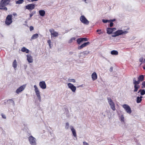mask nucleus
Listing matches in <instances>:
<instances>
[{"label":"nucleus","instance_id":"obj_6","mask_svg":"<svg viewBox=\"0 0 145 145\" xmlns=\"http://www.w3.org/2000/svg\"><path fill=\"white\" fill-rule=\"evenodd\" d=\"M108 100L109 104L111 108L113 110H115L116 109L115 104L113 102L112 100L110 98H108Z\"/></svg>","mask_w":145,"mask_h":145},{"label":"nucleus","instance_id":"obj_11","mask_svg":"<svg viewBox=\"0 0 145 145\" xmlns=\"http://www.w3.org/2000/svg\"><path fill=\"white\" fill-rule=\"evenodd\" d=\"M26 87V85H23L17 89L16 91V93L18 94L23 91Z\"/></svg>","mask_w":145,"mask_h":145},{"label":"nucleus","instance_id":"obj_29","mask_svg":"<svg viewBox=\"0 0 145 145\" xmlns=\"http://www.w3.org/2000/svg\"><path fill=\"white\" fill-rule=\"evenodd\" d=\"M24 2V0H19L18 1H16V4H21L23 3Z\"/></svg>","mask_w":145,"mask_h":145},{"label":"nucleus","instance_id":"obj_45","mask_svg":"<svg viewBox=\"0 0 145 145\" xmlns=\"http://www.w3.org/2000/svg\"><path fill=\"white\" fill-rule=\"evenodd\" d=\"M12 15L16 17L17 16V14L16 13H13L12 14Z\"/></svg>","mask_w":145,"mask_h":145},{"label":"nucleus","instance_id":"obj_43","mask_svg":"<svg viewBox=\"0 0 145 145\" xmlns=\"http://www.w3.org/2000/svg\"><path fill=\"white\" fill-rule=\"evenodd\" d=\"M1 116H2V117L3 118L5 119L6 118V117L5 115H4L3 114H2Z\"/></svg>","mask_w":145,"mask_h":145},{"label":"nucleus","instance_id":"obj_36","mask_svg":"<svg viewBox=\"0 0 145 145\" xmlns=\"http://www.w3.org/2000/svg\"><path fill=\"white\" fill-rule=\"evenodd\" d=\"M47 42L48 43L50 47V48H51V41L49 40H47Z\"/></svg>","mask_w":145,"mask_h":145},{"label":"nucleus","instance_id":"obj_20","mask_svg":"<svg viewBox=\"0 0 145 145\" xmlns=\"http://www.w3.org/2000/svg\"><path fill=\"white\" fill-rule=\"evenodd\" d=\"M70 127L73 135L74 137H76V134L75 129H74L73 127L72 126H71Z\"/></svg>","mask_w":145,"mask_h":145},{"label":"nucleus","instance_id":"obj_8","mask_svg":"<svg viewBox=\"0 0 145 145\" xmlns=\"http://www.w3.org/2000/svg\"><path fill=\"white\" fill-rule=\"evenodd\" d=\"M34 87L35 88V91L37 96L39 99H40V93L38 88L36 85H34Z\"/></svg>","mask_w":145,"mask_h":145},{"label":"nucleus","instance_id":"obj_44","mask_svg":"<svg viewBox=\"0 0 145 145\" xmlns=\"http://www.w3.org/2000/svg\"><path fill=\"white\" fill-rule=\"evenodd\" d=\"M33 14H34L31 13V14H29V16H30V18H29V19H30V18H31L32 16L33 15Z\"/></svg>","mask_w":145,"mask_h":145},{"label":"nucleus","instance_id":"obj_25","mask_svg":"<svg viewBox=\"0 0 145 145\" xmlns=\"http://www.w3.org/2000/svg\"><path fill=\"white\" fill-rule=\"evenodd\" d=\"M39 37L38 34L36 33L33 35L31 38V40L34 39L38 38Z\"/></svg>","mask_w":145,"mask_h":145},{"label":"nucleus","instance_id":"obj_31","mask_svg":"<svg viewBox=\"0 0 145 145\" xmlns=\"http://www.w3.org/2000/svg\"><path fill=\"white\" fill-rule=\"evenodd\" d=\"M102 22H103L105 23L107 22H110V20H105V19H103L102 20Z\"/></svg>","mask_w":145,"mask_h":145},{"label":"nucleus","instance_id":"obj_39","mask_svg":"<svg viewBox=\"0 0 145 145\" xmlns=\"http://www.w3.org/2000/svg\"><path fill=\"white\" fill-rule=\"evenodd\" d=\"M143 57H140L139 59V61L140 62H142L143 60Z\"/></svg>","mask_w":145,"mask_h":145},{"label":"nucleus","instance_id":"obj_3","mask_svg":"<svg viewBox=\"0 0 145 145\" xmlns=\"http://www.w3.org/2000/svg\"><path fill=\"white\" fill-rule=\"evenodd\" d=\"M127 33L128 31H123V30H118L116 31V32H115L112 36L113 37H115L123 34H126Z\"/></svg>","mask_w":145,"mask_h":145},{"label":"nucleus","instance_id":"obj_5","mask_svg":"<svg viewBox=\"0 0 145 145\" xmlns=\"http://www.w3.org/2000/svg\"><path fill=\"white\" fill-rule=\"evenodd\" d=\"M80 20L81 22L84 24L88 25L89 24V21L84 15L81 16H80Z\"/></svg>","mask_w":145,"mask_h":145},{"label":"nucleus","instance_id":"obj_54","mask_svg":"<svg viewBox=\"0 0 145 145\" xmlns=\"http://www.w3.org/2000/svg\"><path fill=\"white\" fill-rule=\"evenodd\" d=\"M144 62H145V59H144Z\"/></svg>","mask_w":145,"mask_h":145},{"label":"nucleus","instance_id":"obj_9","mask_svg":"<svg viewBox=\"0 0 145 145\" xmlns=\"http://www.w3.org/2000/svg\"><path fill=\"white\" fill-rule=\"evenodd\" d=\"M29 140L31 145H36L35 138L32 136H30L29 138Z\"/></svg>","mask_w":145,"mask_h":145},{"label":"nucleus","instance_id":"obj_40","mask_svg":"<svg viewBox=\"0 0 145 145\" xmlns=\"http://www.w3.org/2000/svg\"><path fill=\"white\" fill-rule=\"evenodd\" d=\"M30 30V31H32V30H33L34 28L33 26H30L29 27Z\"/></svg>","mask_w":145,"mask_h":145},{"label":"nucleus","instance_id":"obj_37","mask_svg":"<svg viewBox=\"0 0 145 145\" xmlns=\"http://www.w3.org/2000/svg\"><path fill=\"white\" fill-rule=\"evenodd\" d=\"M120 120L121 121L123 122L124 121V118L123 115H121L120 117Z\"/></svg>","mask_w":145,"mask_h":145},{"label":"nucleus","instance_id":"obj_7","mask_svg":"<svg viewBox=\"0 0 145 145\" xmlns=\"http://www.w3.org/2000/svg\"><path fill=\"white\" fill-rule=\"evenodd\" d=\"M123 107L124 108L126 112L129 114H131L132 111L130 106L127 104H124L123 105Z\"/></svg>","mask_w":145,"mask_h":145},{"label":"nucleus","instance_id":"obj_49","mask_svg":"<svg viewBox=\"0 0 145 145\" xmlns=\"http://www.w3.org/2000/svg\"><path fill=\"white\" fill-rule=\"evenodd\" d=\"M101 31V29H97L96 31L97 32H99V31Z\"/></svg>","mask_w":145,"mask_h":145},{"label":"nucleus","instance_id":"obj_21","mask_svg":"<svg viewBox=\"0 0 145 145\" xmlns=\"http://www.w3.org/2000/svg\"><path fill=\"white\" fill-rule=\"evenodd\" d=\"M133 84L134 85H138L140 82L138 80V81H136L135 80V78H134L133 79Z\"/></svg>","mask_w":145,"mask_h":145},{"label":"nucleus","instance_id":"obj_38","mask_svg":"<svg viewBox=\"0 0 145 145\" xmlns=\"http://www.w3.org/2000/svg\"><path fill=\"white\" fill-rule=\"evenodd\" d=\"M83 53L84 54H88L89 53V52L87 51H85L83 52Z\"/></svg>","mask_w":145,"mask_h":145},{"label":"nucleus","instance_id":"obj_32","mask_svg":"<svg viewBox=\"0 0 145 145\" xmlns=\"http://www.w3.org/2000/svg\"><path fill=\"white\" fill-rule=\"evenodd\" d=\"M68 81L69 82H76L75 80L74 79H68Z\"/></svg>","mask_w":145,"mask_h":145},{"label":"nucleus","instance_id":"obj_13","mask_svg":"<svg viewBox=\"0 0 145 145\" xmlns=\"http://www.w3.org/2000/svg\"><path fill=\"white\" fill-rule=\"evenodd\" d=\"M39 85L40 87L43 89H45L46 88V85L44 81L40 82H39Z\"/></svg>","mask_w":145,"mask_h":145},{"label":"nucleus","instance_id":"obj_22","mask_svg":"<svg viewBox=\"0 0 145 145\" xmlns=\"http://www.w3.org/2000/svg\"><path fill=\"white\" fill-rule=\"evenodd\" d=\"M112 28H108L106 29L107 33L109 34H111L113 32Z\"/></svg>","mask_w":145,"mask_h":145},{"label":"nucleus","instance_id":"obj_18","mask_svg":"<svg viewBox=\"0 0 145 145\" xmlns=\"http://www.w3.org/2000/svg\"><path fill=\"white\" fill-rule=\"evenodd\" d=\"M21 51L23 52H25L26 53H28L29 52V50L27 49L25 47H24L22 48Z\"/></svg>","mask_w":145,"mask_h":145},{"label":"nucleus","instance_id":"obj_30","mask_svg":"<svg viewBox=\"0 0 145 145\" xmlns=\"http://www.w3.org/2000/svg\"><path fill=\"white\" fill-rule=\"evenodd\" d=\"M76 39V38L75 37H73L71 38L69 41V43H71L72 42L73 40H75Z\"/></svg>","mask_w":145,"mask_h":145},{"label":"nucleus","instance_id":"obj_28","mask_svg":"<svg viewBox=\"0 0 145 145\" xmlns=\"http://www.w3.org/2000/svg\"><path fill=\"white\" fill-rule=\"evenodd\" d=\"M111 53L112 55H117L118 54V52L116 50H113L111 51Z\"/></svg>","mask_w":145,"mask_h":145},{"label":"nucleus","instance_id":"obj_47","mask_svg":"<svg viewBox=\"0 0 145 145\" xmlns=\"http://www.w3.org/2000/svg\"><path fill=\"white\" fill-rule=\"evenodd\" d=\"M136 87L137 88H138V89H139L140 87V86L139 85H136Z\"/></svg>","mask_w":145,"mask_h":145},{"label":"nucleus","instance_id":"obj_2","mask_svg":"<svg viewBox=\"0 0 145 145\" xmlns=\"http://www.w3.org/2000/svg\"><path fill=\"white\" fill-rule=\"evenodd\" d=\"M12 15H8L5 21V24L7 25H9L12 22Z\"/></svg>","mask_w":145,"mask_h":145},{"label":"nucleus","instance_id":"obj_16","mask_svg":"<svg viewBox=\"0 0 145 145\" xmlns=\"http://www.w3.org/2000/svg\"><path fill=\"white\" fill-rule=\"evenodd\" d=\"M27 61L29 63H31L33 62V59L32 57L30 55L27 54Z\"/></svg>","mask_w":145,"mask_h":145},{"label":"nucleus","instance_id":"obj_12","mask_svg":"<svg viewBox=\"0 0 145 145\" xmlns=\"http://www.w3.org/2000/svg\"><path fill=\"white\" fill-rule=\"evenodd\" d=\"M88 40V39L86 38H80L77 40V42L78 44H80L81 42L83 41H86Z\"/></svg>","mask_w":145,"mask_h":145},{"label":"nucleus","instance_id":"obj_23","mask_svg":"<svg viewBox=\"0 0 145 145\" xmlns=\"http://www.w3.org/2000/svg\"><path fill=\"white\" fill-rule=\"evenodd\" d=\"M39 12L40 15L42 16H44L45 14V11L43 10H40Z\"/></svg>","mask_w":145,"mask_h":145},{"label":"nucleus","instance_id":"obj_42","mask_svg":"<svg viewBox=\"0 0 145 145\" xmlns=\"http://www.w3.org/2000/svg\"><path fill=\"white\" fill-rule=\"evenodd\" d=\"M113 23L112 22H111L110 24V27H112L113 26Z\"/></svg>","mask_w":145,"mask_h":145},{"label":"nucleus","instance_id":"obj_24","mask_svg":"<svg viewBox=\"0 0 145 145\" xmlns=\"http://www.w3.org/2000/svg\"><path fill=\"white\" fill-rule=\"evenodd\" d=\"M142 96L137 97V102L138 103H140L142 101Z\"/></svg>","mask_w":145,"mask_h":145},{"label":"nucleus","instance_id":"obj_17","mask_svg":"<svg viewBox=\"0 0 145 145\" xmlns=\"http://www.w3.org/2000/svg\"><path fill=\"white\" fill-rule=\"evenodd\" d=\"M91 77L93 81H94L97 79V75L95 72H93L91 75Z\"/></svg>","mask_w":145,"mask_h":145},{"label":"nucleus","instance_id":"obj_34","mask_svg":"<svg viewBox=\"0 0 145 145\" xmlns=\"http://www.w3.org/2000/svg\"><path fill=\"white\" fill-rule=\"evenodd\" d=\"M69 127V124L68 122H67L66 123L65 125V128L67 129H68Z\"/></svg>","mask_w":145,"mask_h":145},{"label":"nucleus","instance_id":"obj_50","mask_svg":"<svg viewBox=\"0 0 145 145\" xmlns=\"http://www.w3.org/2000/svg\"><path fill=\"white\" fill-rule=\"evenodd\" d=\"M38 0H31V1L33 2V1H37Z\"/></svg>","mask_w":145,"mask_h":145},{"label":"nucleus","instance_id":"obj_53","mask_svg":"<svg viewBox=\"0 0 145 145\" xmlns=\"http://www.w3.org/2000/svg\"><path fill=\"white\" fill-rule=\"evenodd\" d=\"M82 0L83 1H86V0Z\"/></svg>","mask_w":145,"mask_h":145},{"label":"nucleus","instance_id":"obj_4","mask_svg":"<svg viewBox=\"0 0 145 145\" xmlns=\"http://www.w3.org/2000/svg\"><path fill=\"white\" fill-rule=\"evenodd\" d=\"M49 31L51 33V38L54 37H56L58 36V33L55 31L53 29H49Z\"/></svg>","mask_w":145,"mask_h":145},{"label":"nucleus","instance_id":"obj_41","mask_svg":"<svg viewBox=\"0 0 145 145\" xmlns=\"http://www.w3.org/2000/svg\"><path fill=\"white\" fill-rule=\"evenodd\" d=\"M83 145H89V144L88 143H87V142H83Z\"/></svg>","mask_w":145,"mask_h":145},{"label":"nucleus","instance_id":"obj_48","mask_svg":"<svg viewBox=\"0 0 145 145\" xmlns=\"http://www.w3.org/2000/svg\"><path fill=\"white\" fill-rule=\"evenodd\" d=\"M112 30L113 31H115L116 29L115 28H112Z\"/></svg>","mask_w":145,"mask_h":145},{"label":"nucleus","instance_id":"obj_35","mask_svg":"<svg viewBox=\"0 0 145 145\" xmlns=\"http://www.w3.org/2000/svg\"><path fill=\"white\" fill-rule=\"evenodd\" d=\"M134 92H136L137 91L138 89L136 87V85H134Z\"/></svg>","mask_w":145,"mask_h":145},{"label":"nucleus","instance_id":"obj_33","mask_svg":"<svg viewBox=\"0 0 145 145\" xmlns=\"http://www.w3.org/2000/svg\"><path fill=\"white\" fill-rule=\"evenodd\" d=\"M142 86L141 87L142 88H145V81L142 82Z\"/></svg>","mask_w":145,"mask_h":145},{"label":"nucleus","instance_id":"obj_19","mask_svg":"<svg viewBox=\"0 0 145 145\" xmlns=\"http://www.w3.org/2000/svg\"><path fill=\"white\" fill-rule=\"evenodd\" d=\"M138 80L140 82H143L144 80V76L143 75H141L138 77Z\"/></svg>","mask_w":145,"mask_h":145},{"label":"nucleus","instance_id":"obj_46","mask_svg":"<svg viewBox=\"0 0 145 145\" xmlns=\"http://www.w3.org/2000/svg\"><path fill=\"white\" fill-rule=\"evenodd\" d=\"M110 20V22H114V21H115V19H113V20Z\"/></svg>","mask_w":145,"mask_h":145},{"label":"nucleus","instance_id":"obj_26","mask_svg":"<svg viewBox=\"0 0 145 145\" xmlns=\"http://www.w3.org/2000/svg\"><path fill=\"white\" fill-rule=\"evenodd\" d=\"M139 92H140V94L142 95H144L145 94V91L144 89H140L138 92V93Z\"/></svg>","mask_w":145,"mask_h":145},{"label":"nucleus","instance_id":"obj_52","mask_svg":"<svg viewBox=\"0 0 145 145\" xmlns=\"http://www.w3.org/2000/svg\"><path fill=\"white\" fill-rule=\"evenodd\" d=\"M9 100L11 101H12V102H13V103H14V101H13V100H12V99H10V100Z\"/></svg>","mask_w":145,"mask_h":145},{"label":"nucleus","instance_id":"obj_1","mask_svg":"<svg viewBox=\"0 0 145 145\" xmlns=\"http://www.w3.org/2000/svg\"><path fill=\"white\" fill-rule=\"evenodd\" d=\"M10 0H1L0 2V9H7L5 6L9 4Z\"/></svg>","mask_w":145,"mask_h":145},{"label":"nucleus","instance_id":"obj_14","mask_svg":"<svg viewBox=\"0 0 145 145\" xmlns=\"http://www.w3.org/2000/svg\"><path fill=\"white\" fill-rule=\"evenodd\" d=\"M90 44V42H85L83 44H82L80 46H79L78 47V50H80L83 48L85 47L86 46L89 45Z\"/></svg>","mask_w":145,"mask_h":145},{"label":"nucleus","instance_id":"obj_10","mask_svg":"<svg viewBox=\"0 0 145 145\" xmlns=\"http://www.w3.org/2000/svg\"><path fill=\"white\" fill-rule=\"evenodd\" d=\"M68 86L72 92H75V91L76 90V88L71 83H69L68 84Z\"/></svg>","mask_w":145,"mask_h":145},{"label":"nucleus","instance_id":"obj_15","mask_svg":"<svg viewBox=\"0 0 145 145\" xmlns=\"http://www.w3.org/2000/svg\"><path fill=\"white\" fill-rule=\"evenodd\" d=\"M35 7V5L33 4H29L26 6V9H33Z\"/></svg>","mask_w":145,"mask_h":145},{"label":"nucleus","instance_id":"obj_27","mask_svg":"<svg viewBox=\"0 0 145 145\" xmlns=\"http://www.w3.org/2000/svg\"><path fill=\"white\" fill-rule=\"evenodd\" d=\"M13 67H14V69H15L16 68L17 66V64L16 60V59L14 60L13 63H12Z\"/></svg>","mask_w":145,"mask_h":145},{"label":"nucleus","instance_id":"obj_51","mask_svg":"<svg viewBox=\"0 0 145 145\" xmlns=\"http://www.w3.org/2000/svg\"><path fill=\"white\" fill-rule=\"evenodd\" d=\"M103 33H102V32H99L98 33V34H101Z\"/></svg>","mask_w":145,"mask_h":145}]
</instances>
